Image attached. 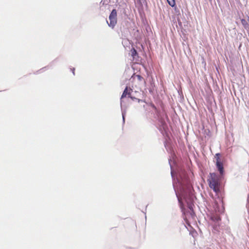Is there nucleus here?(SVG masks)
I'll list each match as a JSON object with an SVG mask.
<instances>
[{
  "label": "nucleus",
  "mask_w": 249,
  "mask_h": 249,
  "mask_svg": "<svg viewBox=\"0 0 249 249\" xmlns=\"http://www.w3.org/2000/svg\"><path fill=\"white\" fill-rule=\"evenodd\" d=\"M178 200L180 207L182 210V212L184 214V215H185V216L184 217V219L185 221L186 224H187L188 225H190V224L189 223L188 220L187 219V213H186L185 212V209H184V207L183 206V204L182 202L181 201V198L178 197Z\"/></svg>",
  "instance_id": "4"
},
{
  "label": "nucleus",
  "mask_w": 249,
  "mask_h": 249,
  "mask_svg": "<svg viewBox=\"0 0 249 249\" xmlns=\"http://www.w3.org/2000/svg\"><path fill=\"white\" fill-rule=\"evenodd\" d=\"M223 176H221L213 173H210L208 182L210 188L213 190L218 196L221 206H218V202L215 200L214 202V210L216 213H223L224 212V206L223 202V197L221 196V191L222 189L221 178Z\"/></svg>",
  "instance_id": "1"
},
{
  "label": "nucleus",
  "mask_w": 249,
  "mask_h": 249,
  "mask_svg": "<svg viewBox=\"0 0 249 249\" xmlns=\"http://www.w3.org/2000/svg\"><path fill=\"white\" fill-rule=\"evenodd\" d=\"M109 23H107L108 25L112 27V28H114V27L115 26V25L117 23V11L115 9L112 10L111 11L109 16ZM107 22H108L107 21Z\"/></svg>",
  "instance_id": "3"
},
{
  "label": "nucleus",
  "mask_w": 249,
  "mask_h": 249,
  "mask_svg": "<svg viewBox=\"0 0 249 249\" xmlns=\"http://www.w3.org/2000/svg\"><path fill=\"white\" fill-rule=\"evenodd\" d=\"M220 154L217 153L215 155V164L216 166L220 173V176H223L224 173V170L223 167V164L221 161L220 158Z\"/></svg>",
  "instance_id": "2"
},
{
  "label": "nucleus",
  "mask_w": 249,
  "mask_h": 249,
  "mask_svg": "<svg viewBox=\"0 0 249 249\" xmlns=\"http://www.w3.org/2000/svg\"><path fill=\"white\" fill-rule=\"evenodd\" d=\"M241 23L246 29L247 28L248 24L247 21L245 19H242Z\"/></svg>",
  "instance_id": "8"
},
{
  "label": "nucleus",
  "mask_w": 249,
  "mask_h": 249,
  "mask_svg": "<svg viewBox=\"0 0 249 249\" xmlns=\"http://www.w3.org/2000/svg\"><path fill=\"white\" fill-rule=\"evenodd\" d=\"M71 71H72V72L73 75H74L75 74V72H75V69L74 68H72L71 69Z\"/></svg>",
  "instance_id": "12"
},
{
  "label": "nucleus",
  "mask_w": 249,
  "mask_h": 249,
  "mask_svg": "<svg viewBox=\"0 0 249 249\" xmlns=\"http://www.w3.org/2000/svg\"><path fill=\"white\" fill-rule=\"evenodd\" d=\"M137 77L138 80H140V81L142 80V77L141 75H137Z\"/></svg>",
  "instance_id": "10"
},
{
  "label": "nucleus",
  "mask_w": 249,
  "mask_h": 249,
  "mask_svg": "<svg viewBox=\"0 0 249 249\" xmlns=\"http://www.w3.org/2000/svg\"><path fill=\"white\" fill-rule=\"evenodd\" d=\"M211 219L214 222H218L221 220V218L219 214L214 213L212 214Z\"/></svg>",
  "instance_id": "6"
},
{
  "label": "nucleus",
  "mask_w": 249,
  "mask_h": 249,
  "mask_svg": "<svg viewBox=\"0 0 249 249\" xmlns=\"http://www.w3.org/2000/svg\"><path fill=\"white\" fill-rule=\"evenodd\" d=\"M131 55L133 57V58H135L136 56L138 55V53L137 52V51L134 49L132 48L131 51Z\"/></svg>",
  "instance_id": "7"
},
{
  "label": "nucleus",
  "mask_w": 249,
  "mask_h": 249,
  "mask_svg": "<svg viewBox=\"0 0 249 249\" xmlns=\"http://www.w3.org/2000/svg\"><path fill=\"white\" fill-rule=\"evenodd\" d=\"M131 91L132 89H128L127 87H126L122 95L121 99L126 97L127 95L128 97H130Z\"/></svg>",
  "instance_id": "5"
},
{
  "label": "nucleus",
  "mask_w": 249,
  "mask_h": 249,
  "mask_svg": "<svg viewBox=\"0 0 249 249\" xmlns=\"http://www.w3.org/2000/svg\"><path fill=\"white\" fill-rule=\"evenodd\" d=\"M168 4L172 7L176 5L175 0H167Z\"/></svg>",
  "instance_id": "9"
},
{
  "label": "nucleus",
  "mask_w": 249,
  "mask_h": 249,
  "mask_svg": "<svg viewBox=\"0 0 249 249\" xmlns=\"http://www.w3.org/2000/svg\"><path fill=\"white\" fill-rule=\"evenodd\" d=\"M151 107L154 108L155 109H156V107H155V106L154 105V104H152L151 105Z\"/></svg>",
  "instance_id": "13"
},
{
  "label": "nucleus",
  "mask_w": 249,
  "mask_h": 249,
  "mask_svg": "<svg viewBox=\"0 0 249 249\" xmlns=\"http://www.w3.org/2000/svg\"><path fill=\"white\" fill-rule=\"evenodd\" d=\"M194 214V213L193 211H192L190 213V215H191V216H192V217H193Z\"/></svg>",
  "instance_id": "11"
}]
</instances>
